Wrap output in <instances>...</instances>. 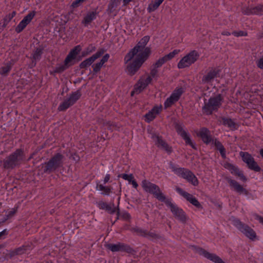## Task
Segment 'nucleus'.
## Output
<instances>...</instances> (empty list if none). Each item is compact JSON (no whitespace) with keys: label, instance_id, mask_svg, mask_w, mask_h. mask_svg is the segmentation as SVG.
Segmentation results:
<instances>
[{"label":"nucleus","instance_id":"nucleus-1","mask_svg":"<svg viewBox=\"0 0 263 263\" xmlns=\"http://www.w3.org/2000/svg\"><path fill=\"white\" fill-rule=\"evenodd\" d=\"M149 39L148 35L143 37L125 56L124 60L127 64L126 71L130 76L134 75L150 55L151 48L146 47Z\"/></svg>","mask_w":263,"mask_h":263},{"label":"nucleus","instance_id":"nucleus-2","mask_svg":"<svg viewBox=\"0 0 263 263\" xmlns=\"http://www.w3.org/2000/svg\"><path fill=\"white\" fill-rule=\"evenodd\" d=\"M25 154L23 149L17 148L14 152L1 161L4 168L13 170L19 167L25 161Z\"/></svg>","mask_w":263,"mask_h":263},{"label":"nucleus","instance_id":"nucleus-3","mask_svg":"<svg viewBox=\"0 0 263 263\" xmlns=\"http://www.w3.org/2000/svg\"><path fill=\"white\" fill-rule=\"evenodd\" d=\"M169 165L170 168L176 175L186 180L194 186L198 185L197 178L190 170L184 167H179L172 162H170Z\"/></svg>","mask_w":263,"mask_h":263},{"label":"nucleus","instance_id":"nucleus-4","mask_svg":"<svg viewBox=\"0 0 263 263\" xmlns=\"http://www.w3.org/2000/svg\"><path fill=\"white\" fill-rule=\"evenodd\" d=\"M64 158V156L60 153L55 154L48 162L42 164L44 173L50 174L62 167Z\"/></svg>","mask_w":263,"mask_h":263},{"label":"nucleus","instance_id":"nucleus-5","mask_svg":"<svg viewBox=\"0 0 263 263\" xmlns=\"http://www.w3.org/2000/svg\"><path fill=\"white\" fill-rule=\"evenodd\" d=\"M141 185L145 192L153 194L158 200L165 202L167 200L165 195L162 193L160 187L157 185L146 180H143Z\"/></svg>","mask_w":263,"mask_h":263},{"label":"nucleus","instance_id":"nucleus-6","mask_svg":"<svg viewBox=\"0 0 263 263\" xmlns=\"http://www.w3.org/2000/svg\"><path fill=\"white\" fill-rule=\"evenodd\" d=\"M233 224L246 237L252 241L258 239L255 231L249 226L243 223L239 219L237 218L233 219Z\"/></svg>","mask_w":263,"mask_h":263},{"label":"nucleus","instance_id":"nucleus-7","mask_svg":"<svg viewBox=\"0 0 263 263\" xmlns=\"http://www.w3.org/2000/svg\"><path fill=\"white\" fill-rule=\"evenodd\" d=\"M223 100V98L221 94L210 98L202 108L204 112L206 115H211L213 111H217L220 107Z\"/></svg>","mask_w":263,"mask_h":263},{"label":"nucleus","instance_id":"nucleus-8","mask_svg":"<svg viewBox=\"0 0 263 263\" xmlns=\"http://www.w3.org/2000/svg\"><path fill=\"white\" fill-rule=\"evenodd\" d=\"M199 58V53L196 50H192L179 61L177 64V67L179 69L189 67L195 63Z\"/></svg>","mask_w":263,"mask_h":263},{"label":"nucleus","instance_id":"nucleus-9","mask_svg":"<svg viewBox=\"0 0 263 263\" xmlns=\"http://www.w3.org/2000/svg\"><path fill=\"white\" fill-rule=\"evenodd\" d=\"M164 202L170 208L171 212L177 219L183 223L186 222L187 217L182 209L178 207L175 204L173 203L168 199H167Z\"/></svg>","mask_w":263,"mask_h":263},{"label":"nucleus","instance_id":"nucleus-10","mask_svg":"<svg viewBox=\"0 0 263 263\" xmlns=\"http://www.w3.org/2000/svg\"><path fill=\"white\" fill-rule=\"evenodd\" d=\"M81 93L79 90L72 92L69 97L62 102L58 107V110L65 111L69 107L73 105L81 97Z\"/></svg>","mask_w":263,"mask_h":263},{"label":"nucleus","instance_id":"nucleus-11","mask_svg":"<svg viewBox=\"0 0 263 263\" xmlns=\"http://www.w3.org/2000/svg\"><path fill=\"white\" fill-rule=\"evenodd\" d=\"M240 155L243 161L247 164L250 170L256 172H259L261 171L260 167L257 164V163L255 161L254 158L251 154L247 152H241Z\"/></svg>","mask_w":263,"mask_h":263},{"label":"nucleus","instance_id":"nucleus-12","mask_svg":"<svg viewBox=\"0 0 263 263\" xmlns=\"http://www.w3.org/2000/svg\"><path fill=\"white\" fill-rule=\"evenodd\" d=\"M152 81V78L151 76H143L141 78L134 87V89L131 92V96H133L134 93H139L142 91L147 86L151 83Z\"/></svg>","mask_w":263,"mask_h":263},{"label":"nucleus","instance_id":"nucleus-13","mask_svg":"<svg viewBox=\"0 0 263 263\" xmlns=\"http://www.w3.org/2000/svg\"><path fill=\"white\" fill-rule=\"evenodd\" d=\"M152 81V78L151 76H143L141 78L134 87V89L131 92V96H133L134 93H139L142 91L147 86L151 83Z\"/></svg>","mask_w":263,"mask_h":263},{"label":"nucleus","instance_id":"nucleus-14","mask_svg":"<svg viewBox=\"0 0 263 263\" xmlns=\"http://www.w3.org/2000/svg\"><path fill=\"white\" fill-rule=\"evenodd\" d=\"M152 81V78L151 76H143L141 78L134 87V89L131 92V96H133L134 93H139L142 91L147 86L151 83Z\"/></svg>","mask_w":263,"mask_h":263},{"label":"nucleus","instance_id":"nucleus-15","mask_svg":"<svg viewBox=\"0 0 263 263\" xmlns=\"http://www.w3.org/2000/svg\"><path fill=\"white\" fill-rule=\"evenodd\" d=\"M107 248L112 252H122L127 253H133L134 250L128 245L118 242L116 244L109 243L107 245Z\"/></svg>","mask_w":263,"mask_h":263},{"label":"nucleus","instance_id":"nucleus-16","mask_svg":"<svg viewBox=\"0 0 263 263\" xmlns=\"http://www.w3.org/2000/svg\"><path fill=\"white\" fill-rule=\"evenodd\" d=\"M183 92V90L182 87L176 88L170 97H168L164 103V106L165 108H167L172 105H173L175 102H177L182 94Z\"/></svg>","mask_w":263,"mask_h":263},{"label":"nucleus","instance_id":"nucleus-17","mask_svg":"<svg viewBox=\"0 0 263 263\" xmlns=\"http://www.w3.org/2000/svg\"><path fill=\"white\" fill-rule=\"evenodd\" d=\"M183 92V90L182 87L176 88L170 97H168L164 103V106L165 108H167L172 105H173L175 102H177L182 94Z\"/></svg>","mask_w":263,"mask_h":263},{"label":"nucleus","instance_id":"nucleus-18","mask_svg":"<svg viewBox=\"0 0 263 263\" xmlns=\"http://www.w3.org/2000/svg\"><path fill=\"white\" fill-rule=\"evenodd\" d=\"M183 92V90L182 87L176 88L170 97H168L164 103V106L165 108H167L172 105H173L175 102H177L182 94Z\"/></svg>","mask_w":263,"mask_h":263},{"label":"nucleus","instance_id":"nucleus-19","mask_svg":"<svg viewBox=\"0 0 263 263\" xmlns=\"http://www.w3.org/2000/svg\"><path fill=\"white\" fill-rule=\"evenodd\" d=\"M81 50V47L80 45L75 46L69 52L66 58H65L64 63L65 65L69 68L70 66L74 64V60L76 58L77 55L80 53Z\"/></svg>","mask_w":263,"mask_h":263},{"label":"nucleus","instance_id":"nucleus-20","mask_svg":"<svg viewBox=\"0 0 263 263\" xmlns=\"http://www.w3.org/2000/svg\"><path fill=\"white\" fill-rule=\"evenodd\" d=\"M36 13V12L35 11H32L29 12V13L24 17V18L16 26L15 28V31L17 33H20L22 32L26 28L27 25L31 22L32 20L35 15Z\"/></svg>","mask_w":263,"mask_h":263},{"label":"nucleus","instance_id":"nucleus-21","mask_svg":"<svg viewBox=\"0 0 263 263\" xmlns=\"http://www.w3.org/2000/svg\"><path fill=\"white\" fill-rule=\"evenodd\" d=\"M196 252L214 263H226L216 254L211 253L202 248H198Z\"/></svg>","mask_w":263,"mask_h":263},{"label":"nucleus","instance_id":"nucleus-22","mask_svg":"<svg viewBox=\"0 0 263 263\" xmlns=\"http://www.w3.org/2000/svg\"><path fill=\"white\" fill-rule=\"evenodd\" d=\"M175 128L178 134L185 141V144L190 145L193 148L196 149L195 144L192 142L189 134L184 129L183 126L177 123L175 125Z\"/></svg>","mask_w":263,"mask_h":263},{"label":"nucleus","instance_id":"nucleus-23","mask_svg":"<svg viewBox=\"0 0 263 263\" xmlns=\"http://www.w3.org/2000/svg\"><path fill=\"white\" fill-rule=\"evenodd\" d=\"M105 52V50L103 49H101L99 50L95 54H93L91 57L87 58L83 62H82L80 64V68L81 69H86L89 66H90L95 60L100 58L101 55H102Z\"/></svg>","mask_w":263,"mask_h":263},{"label":"nucleus","instance_id":"nucleus-24","mask_svg":"<svg viewBox=\"0 0 263 263\" xmlns=\"http://www.w3.org/2000/svg\"><path fill=\"white\" fill-rule=\"evenodd\" d=\"M176 191L182 197H183L186 200L195 206L196 208H200L201 207L200 203L198 200L194 197L192 195L184 191L179 187H176Z\"/></svg>","mask_w":263,"mask_h":263},{"label":"nucleus","instance_id":"nucleus-25","mask_svg":"<svg viewBox=\"0 0 263 263\" xmlns=\"http://www.w3.org/2000/svg\"><path fill=\"white\" fill-rule=\"evenodd\" d=\"M197 135L206 144H209L212 142H214V139L211 135V132L206 127L201 128L197 133Z\"/></svg>","mask_w":263,"mask_h":263},{"label":"nucleus","instance_id":"nucleus-26","mask_svg":"<svg viewBox=\"0 0 263 263\" xmlns=\"http://www.w3.org/2000/svg\"><path fill=\"white\" fill-rule=\"evenodd\" d=\"M151 138L155 142V144L158 147H160L164 149L168 153H171L172 152V148L168 146V145L162 139V137L159 136L158 134L155 133H152Z\"/></svg>","mask_w":263,"mask_h":263},{"label":"nucleus","instance_id":"nucleus-27","mask_svg":"<svg viewBox=\"0 0 263 263\" xmlns=\"http://www.w3.org/2000/svg\"><path fill=\"white\" fill-rule=\"evenodd\" d=\"M162 108V107L161 105L155 106L151 110L145 114V121L149 123L153 121L156 116L161 112Z\"/></svg>","mask_w":263,"mask_h":263},{"label":"nucleus","instance_id":"nucleus-28","mask_svg":"<svg viewBox=\"0 0 263 263\" xmlns=\"http://www.w3.org/2000/svg\"><path fill=\"white\" fill-rule=\"evenodd\" d=\"M220 70L216 68H210L209 71L202 79L203 83H209L214 79L219 74Z\"/></svg>","mask_w":263,"mask_h":263},{"label":"nucleus","instance_id":"nucleus-29","mask_svg":"<svg viewBox=\"0 0 263 263\" xmlns=\"http://www.w3.org/2000/svg\"><path fill=\"white\" fill-rule=\"evenodd\" d=\"M31 249V246L28 245H23L13 250L10 251L8 255L10 257H13L16 255H20L25 253L28 250Z\"/></svg>","mask_w":263,"mask_h":263},{"label":"nucleus","instance_id":"nucleus-30","mask_svg":"<svg viewBox=\"0 0 263 263\" xmlns=\"http://www.w3.org/2000/svg\"><path fill=\"white\" fill-rule=\"evenodd\" d=\"M16 62L15 59H11L4 63L3 66L0 68V74L3 76H7L12 69V67Z\"/></svg>","mask_w":263,"mask_h":263},{"label":"nucleus","instance_id":"nucleus-31","mask_svg":"<svg viewBox=\"0 0 263 263\" xmlns=\"http://www.w3.org/2000/svg\"><path fill=\"white\" fill-rule=\"evenodd\" d=\"M226 168L230 170L232 174L239 177L242 181H246L247 180V178L246 176H244L242 172L240 171L236 166L230 163H228L226 165Z\"/></svg>","mask_w":263,"mask_h":263},{"label":"nucleus","instance_id":"nucleus-32","mask_svg":"<svg viewBox=\"0 0 263 263\" xmlns=\"http://www.w3.org/2000/svg\"><path fill=\"white\" fill-rule=\"evenodd\" d=\"M228 182L230 186L234 189L236 192L241 194L243 193L245 195H248V191L244 189L242 185L239 184L236 180L233 179H229Z\"/></svg>","mask_w":263,"mask_h":263},{"label":"nucleus","instance_id":"nucleus-33","mask_svg":"<svg viewBox=\"0 0 263 263\" xmlns=\"http://www.w3.org/2000/svg\"><path fill=\"white\" fill-rule=\"evenodd\" d=\"M218 121L220 123V124H222L224 126H228L232 130L237 129V125L236 123L230 118H228L224 117H220L218 119Z\"/></svg>","mask_w":263,"mask_h":263},{"label":"nucleus","instance_id":"nucleus-34","mask_svg":"<svg viewBox=\"0 0 263 263\" xmlns=\"http://www.w3.org/2000/svg\"><path fill=\"white\" fill-rule=\"evenodd\" d=\"M98 13L99 12H97L96 10L87 12L82 20V23L85 26H88L93 20L96 18Z\"/></svg>","mask_w":263,"mask_h":263},{"label":"nucleus","instance_id":"nucleus-35","mask_svg":"<svg viewBox=\"0 0 263 263\" xmlns=\"http://www.w3.org/2000/svg\"><path fill=\"white\" fill-rule=\"evenodd\" d=\"M98 206L100 209L105 210L110 214H114L116 212V209L114 207V203L112 204V206H111L105 202L99 201L98 203Z\"/></svg>","mask_w":263,"mask_h":263},{"label":"nucleus","instance_id":"nucleus-36","mask_svg":"<svg viewBox=\"0 0 263 263\" xmlns=\"http://www.w3.org/2000/svg\"><path fill=\"white\" fill-rule=\"evenodd\" d=\"M246 14H257V15H262L263 14V5H259L256 7L247 9V11L246 12Z\"/></svg>","mask_w":263,"mask_h":263},{"label":"nucleus","instance_id":"nucleus-37","mask_svg":"<svg viewBox=\"0 0 263 263\" xmlns=\"http://www.w3.org/2000/svg\"><path fill=\"white\" fill-rule=\"evenodd\" d=\"M214 144L215 146L216 147V149L219 151V153H220V155L221 157L223 158H226V149L222 144V143L217 140L216 139H214V142H212Z\"/></svg>","mask_w":263,"mask_h":263},{"label":"nucleus","instance_id":"nucleus-38","mask_svg":"<svg viewBox=\"0 0 263 263\" xmlns=\"http://www.w3.org/2000/svg\"><path fill=\"white\" fill-rule=\"evenodd\" d=\"M164 0H155L148 5L147 10L149 13L154 12L158 8Z\"/></svg>","mask_w":263,"mask_h":263},{"label":"nucleus","instance_id":"nucleus-39","mask_svg":"<svg viewBox=\"0 0 263 263\" xmlns=\"http://www.w3.org/2000/svg\"><path fill=\"white\" fill-rule=\"evenodd\" d=\"M97 190L102 191V194L104 195H109L112 193V187L110 186H104L101 184H97L96 186Z\"/></svg>","mask_w":263,"mask_h":263},{"label":"nucleus","instance_id":"nucleus-40","mask_svg":"<svg viewBox=\"0 0 263 263\" xmlns=\"http://www.w3.org/2000/svg\"><path fill=\"white\" fill-rule=\"evenodd\" d=\"M43 48H37L34 51V52L32 54V59H33L32 63H34V61H35L34 64V66L36 64V61H39L41 59V56L43 54Z\"/></svg>","mask_w":263,"mask_h":263},{"label":"nucleus","instance_id":"nucleus-41","mask_svg":"<svg viewBox=\"0 0 263 263\" xmlns=\"http://www.w3.org/2000/svg\"><path fill=\"white\" fill-rule=\"evenodd\" d=\"M120 4V0H111L108 5L107 11L108 14H111Z\"/></svg>","mask_w":263,"mask_h":263},{"label":"nucleus","instance_id":"nucleus-42","mask_svg":"<svg viewBox=\"0 0 263 263\" xmlns=\"http://www.w3.org/2000/svg\"><path fill=\"white\" fill-rule=\"evenodd\" d=\"M144 237H146L150 239H160L161 236L155 233V231H146Z\"/></svg>","mask_w":263,"mask_h":263},{"label":"nucleus","instance_id":"nucleus-43","mask_svg":"<svg viewBox=\"0 0 263 263\" xmlns=\"http://www.w3.org/2000/svg\"><path fill=\"white\" fill-rule=\"evenodd\" d=\"M96 49V48L93 44H90L82 52V55L84 57L86 56L95 51Z\"/></svg>","mask_w":263,"mask_h":263},{"label":"nucleus","instance_id":"nucleus-44","mask_svg":"<svg viewBox=\"0 0 263 263\" xmlns=\"http://www.w3.org/2000/svg\"><path fill=\"white\" fill-rule=\"evenodd\" d=\"M180 52L179 49H175L172 52L169 53L167 54L164 55L163 58L164 59L166 62L172 59L176 55L178 54Z\"/></svg>","mask_w":263,"mask_h":263},{"label":"nucleus","instance_id":"nucleus-45","mask_svg":"<svg viewBox=\"0 0 263 263\" xmlns=\"http://www.w3.org/2000/svg\"><path fill=\"white\" fill-rule=\"evenodd\" d=\"M68 68V67L67 66V65H65V63H64L63 64L57 65L54 70V72L60 73Z\"/></svg>","mask_w":263,"mask_h":263},{"label":"nucleus","instance_id":"nucleus-46","mask_svg":"<svg viewBox=\"0 0 263 263\" xmlns=\"http://www.w3.org/2000/svg\"><path fill=\"white\" fill-rule=\"evenodd\" d=\"M103 65L100 62L93 64L92 66L93 68V72L96 73L100 71Z\"/></svg>","mask_w":263,"mask_h":263},{"label":"nucleus","instance_id":"nucleus-47","mask_svg":"<svg viewBox=\"0 0 263 263\" xmlns=\"http://www.w3.org/2000/svg\"><path fill=\"white\" fill-rule=\"evenodd\" d=\"M119 177H122L123 179L125 180H127L129 182H130V181L134 179V176L133 174H123L119 175Z\"/></svg>","mask_w":263,"mask_h":263},{"label":"nucleus","instance_id":"nucleus-48","mask_svg":"<svg viewBox=\"0 0 263 263\" xmlns=\"http://www.w3.org/2000/svg\"><path fill=\"white\" fill-rule=\"evenodd\" d=\"M166 63L163 57L159 59L158 61L154 64V66L155 68L160 67L163 64Z\"/></svg>","mask_w":263,"mask_h":263},{"label":"nucleus","instance_id":"nucleus-49","mask_svg":"<svg viewBox=\"0 0 263 263\" xmlns=\"http://www.w3.org/2000/svg\"><path fill=\"white\" fill-rule=\"evenodd\" d=\"M134 231L135 232H136L138 235L144 237L146 230L142 229L139 228H136L134 229Z\"/></svg>","mask_w":263,"mask_h":263},{"label":"nucleus","instance_id":"nucleus-50","mask_svg":"<svg viewBox=\"0 0 263 263\" xmlns=\"http://www.w3.org/2000/svg\"><path fill=\"white\" fill-rule=\"evenodd\" d=\"M232 34L234 35L235 36H247V33L246 32L243 31H233Z\"/></svg>","mask_w":263,"mask_h":263},{"label":"nucleus","instance_id":"nucleus-51","mask_svg":"<svg viewBox=\"0 0 263 263\" xmlns=\"http://www.w3.org/2000/svg\"><path fill=\"white\" fill-rule=\"evenodd\" d=\"M8 234V231L7 229H4L0 232V240L5 239Z\"/></svg>","mask_w":263,"mask_h":263},{"label":"nucleus","instance_id":"nucleus-52","mask_svg":"<svg viewBox=\"0 0 263 263\" xmlns=\"http://www.w3.org/2000/svg\"><path fill=\"white\" fill-rule=\"evenodd\" d=\"M256 65L258 68L263 69V54L262 56L256 62Z\"/></svg>","mask_w":263,"mask_h":263},{"label":"nucleus","instance_id":"nucleus-53","mask_svg":"<svg viewBox=\"0 0 263 263\" xmlns=\"http://www.w3.org/2000/svg\"><path fill=\"white\" fill-rule=\"evenodd\" d=\"M121 217L126 220H129L131 218L130 215L127 212H123L121 215Z\"/></svg>","mask_w":263,"mask_h":263},{"label":"nucleus","instance_id":"nucleus-54","mask_svg":"<svg viewBox=\"0 0 263 263\" xmlns=\"http://www.w3.org/2000/svg\"><path fill=\"white\" fill-rule=\"evenodd\" d=\"M85 0H76L74 1L71 5V6L73 8L78 7L80 4L83 3Z\"/></svg>","mask_w":263,"mask_h":263},{"label":"nucleus","instance_id":"nucleus-55","mask_svg":"<svg viewBox=\"0 0 263 263\" xmlns=\"http://www.w3.org/2000/svg\"><path fill=\"white\" fill-rule=\"evenodd\" d=\"M109 54L108 53L105 54L102 59L100 60V62L103 65L105 63H106L109 59Z\"/></svg>","mask_w":263,"mask_h":263},{"label":"nucleus","instance_id":"nucleus-56","mask_svg":"<svg viewBox=\"0 0 263 263\" xmlns=\"http://www.w3.org/2000/svg\"><path fill=\"white\" fill-rule=\"evenodd\" d=\"M16 15V12L15 11H13L11 13L9 14L8 15L6 16L5 18H7L8 21H10L13 17L15 16Z\"/></svg>","mask_w":263,"mask_h":263},{"label":"nucleus","instance_id":"nucleus-57","mask_svg":"<svg viewBox=\"0 0 263 263\" xmlns=\"http://www.w3.org/2000/svg\"><path fill=\"white\" fill-rule=\"evenodd\" d=\"M156 68H155L154 67V68H153V69L151 70V72H150L151 78L152 77L154 78L156 76V74L158 72V71L156 69Z\"/></svg>","mask_w":263,"mask_h":263},{"label":"nucleus","instance_id":"nucleus-58","mask_svg":"<svg viewBox=\"0 0 263 263\" xmlns=\"http://www.w3.org/2000/svg\"><path fill=\"white\" fill-rule=\"evenodd\" d=\"M17 211V209H13L12 210L9 211L8 213V215H7V217L8 218H9V217H12V216H13L16 212Z\"/></svg>","mask_w":263,"mask_h":263},{"label":"nucleus","instance_id":"nucleus-59","mask_svg":"<svg viewBox=\"0 0 263 263\" xmlns=\"http://www.w3.org/2000/svg\"><path fill=\"white\" fill-rule=\"evenodd\" d=\"M110 179V175L109 174H106L103 180L104 184L107 183L109 181Z\"/></svg>","mask_w":263,"mask_h":263},{"label":"nucleus","instance_id":"nucleus-60","mask_svg":"<svg viewBox=\"0 0 263 263\" xmlns=\"http://www.w3.org/2000/svg\"><path fill=\"white\" fill-rule=\"evenodd\" d=\"M255 219L258 220L263 225V217L258 215H255Z\"/></svg>","mask_w":263,"mask_h":263},{"label":"nucleus","instance_id":"nucleus-61","mask_svg":"<svg viewBox=\"0 0 263 263\" xmlns=\"http://www.w3.org/2000/svg\"><path fill=\"white\" fill-rule=\"evenodd\" d=\"M132 183V184L133 185V186L135 188V189H137V187L138 186V184L137 183V182H136V181L135 180V179H133L130 182Z\"/></svg>","mask_w":263,"mask_h":263},{"label":"nucleus","instance_id":"nucleus-62","mask_svg":"<svg viewBox=\"0 0 263 263\" xmlns=\"http://www.w3.org/2000/svg\"><path fill=\"white\" fill-rule=\"evenodd\" d=\"M9 22V21H8L7 18H5L4 19V24H3V26H2V27L3 28L6 27V26L7 25V24H8V23Z\"/></svg>","mask_w":263,"mask_h":263},{"label":"nucleus","instance_id":"nucleus-63","mask_svg":"<svg viewBox=\"0 0 263 263\" xmlns=\"http://www.w3.org/2000/svg\"><path fill=\"white\" fill-rule=\"evenodd\" d=\"M133 0H123V6L127 5Z\"/></svg>","mask_w":263,"mask_h":263},{"label":"nucleus","instance_id":"nucleus-64","mask_svg":"<svg viewBox=\"0 0 263 263\" xmlns=\"http://www.w3.org/2000/svg\"><path fill=\"white\" fill-rule=\"evenodd\" d=\"M222 35L229 36L231 35V33L227 31H224L221 33Z\"/></svg>","mask_w":263,"mask_h":263}]
</instances>
